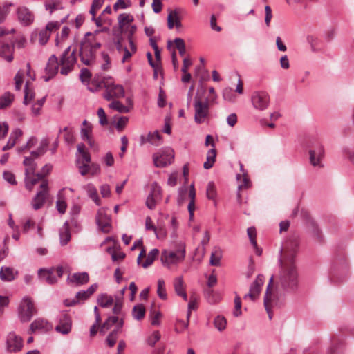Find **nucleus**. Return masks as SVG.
<instances>
[{
    "instance_id": "obj_25",
    "label": "nucleus",
    "mask_w": 354,
    "mask_h": 354,
    "mask_svg": "<svg viewBox=\"0 0 354 354\" xmlns=\"http://www.w3.org/2000/svg\"><path fill=\"white\" fill-rule=\"evenodd\" d=\"M173 286L176 294L181 297L185 301H187V295L186 293V284L182 276L174 278Z\"/></svg>"
},
{
    "instance_id": "obj_61",
    "label": "nucleus",
    "mask_w": 354,
    "mask_h": 354,
    "mask_svg": "<svg viewBox=\"0 0 354 354\" xmlns=\"http://www.w3.org/2000/svg\"><path fill=\"white\" fill-rule=\"evenodd\" d=\"M24 72L21 70L19 71L15 77V89L20 90L24 82Z\"/></svg>"
},
{
    "instance_id": "obj_62",
    "label": "nucleus",
    "mask_w": 354,
    "mask_h": 354,
    "mask_svg": "<svg viewBox=\"0 0 354 354\" xmlns=\"http://www.w3.org/2000/svg\"><path fill=\"white\" fill-rule=\"evenodd\" d=\"M77 167L78 168V171L82 176H86L89 173L88 163L81 162L80 160H78L77 161Z\"/></svg>"
},
{
    "instance_id": "obj_10",
    "label": "nucleus",
    "mask_w": 354,
    "mask_h": 354,
    "mask_svg": "<svg viewBox=\"0 0 354 354\" xmlns=\"http://www.w3.org/2000/svg\"><path fill=\"white\" fill-rule=\"evenodd\" d=\"M277 292L274 288V277L272 276L268 284L265 297H264V306L268 314L270 319L272 317V308L277 303Z\"/></svg>"
},
{
    "instance_id": "obj_2",
    "label": "nucleus",
    "mask_w": 354,
    "mask_h": 354,
    "mask_svg": "<svg viewBox=\"0 0 354 354\" xmlns=\"http://www.w3.org/2000/svg\"><path fill=\"white\" fill-rule=\"evenodd\" d=\"M24 164L26 167L25 169V187L30 192L33 189L35 185L41 184L42 180H47L46 176L52 170V165H46L39 173L35 174L36 167L31 158H25Z\"/></svg>"
},
{
    "instance_id": "obj_49",
    "label": "nucleus",
    "mask_w": 354,
    "mask_h": 354,
    "mask_svg": "<svg viewBox=\"0 0 354 354\" xmlns=\"http://www.w3.org/2000/svg\"><path fill=\"white\" fill-rule=\"evenodd\" d=\"M157 294L158 297L162 299H166L167 297L165 283L164 279H159L157 282Z\"/></svg>"
},
{
    "instance_id": "obj_5",
    "label": "nucleus",
    "mask_w": 354,
    "mask_h": 354,
    "mask_svg": "<svg viewBox=\"0 0 354 354\" xmlns=\"http://www.w3.org/2000/svg\"><path fill=\"white\" fill-rule=\"evenodd\" d=\"M205 88L201 86L196 91L194 97V120L198 124L203 123L209 116V102L207 98L205 97Z\"/></svg>"
},
{
    "instance_id": "obj_57",
    "label": "nucleus",
    "mask_w": 354,
    "mask_h": 354,
    "mask_svg": "<svg viewBox=\"0 0 354 354\" xmlns=\"http://www.w3.org/2000/svg\"><path fill=\"white\" fill-rule=\"evenodd\" d=\"M176 48L178 50L180 56H184L186 53L185 41L181 38H176L174 40Z\"/></svg>"
},
{
    "instance_id": "obj_42",
    "label": "nucleus",
    "mask_w": 354,
    "mask_h": 354,
    "mask_svg": "<svg viewBox=\"0 0 354 354\" xmlns=\"http://www.w3.org/2000/svg\"><path fill=\"white\" fill-rule=\"evenodd\" d=\"M222 257V250L219 248H214L210 257V264L212 266H217L220 263V260Z\"/></svg>"
},
{
    "instance_id": "obj_7",
    "label": "nucleus",
    "mask_w": 354,
    "mask_h": 354,
    "mask_svg": "<svg viewBox=\"0 0 354 354\" xmlns=\"http://www.w3.org/2000/svg\"><path fill=\"white\" fill-rule=\"evenodd\" d=\"M185 257V245H181L176 251H163L161 254V261L162 263L170 267L172 265L178 264L183 261Z\"/></svg>"
},
{
    "instance_id": "obj_64",
    "label": "nucleus",
    "mask_w": 354,
    "mask_h": 354,
    "mask_svg": "<svg viewBox=\"0 0 354 354\" xmlns=\"http://www.w3.org/2000/svg\"><path fill=\"white\" fill-rule=\"evenodd\" d=\"M3 176L5 180L9 183L11 185H17V181L15 180V176L14 174L9 171H6L3 174Z\"/></svg>"
},
{
    "instance_id": "obj_20",
    "label": "nucleus",
    "mask_w": 354,
    "mask_h": 354,
    "mask_svg": "<svg viewBox=\"0 0 354 354\" xmlns=\"http://www.w3.org/2000/svg\"><path fill=\"white\" fill-rule=\"evenodd\" d=\"M71 328L72 320L70 315L66 313L60 315L55 330L62 335H67L71 332Z\"/></svg>"
},
{
    "instance_id": "obj_28",
    "label": "nucleus",
    "mask_w": 354,
    "mask_h": 354,
    "mask_svg": "<svg viewBox=\"0 0 354 354\" xmlns=\"http://www.w3.org/2000/svg\"><path fill=\"white\" fill-rule=\"evenodd\" d=\"M67 188H64L58 193L57 201L56 203V207L60 214H64L66 210L67 204L65 200L64 192Z\"/></svg>"
},
{
    "instance_id": "obj_47",
    "label": "nucleus",
    "mask_w": 354,
    "mask_h": 354,
    "mask_svg": "<svg viewBox=\"0 0 354 354\" xmlns=\"http://www.w3.org/2000/svg\"><path fill=\"white\" fill-rule=\"evenodd\" d=\"M158 254L159 251L158 249L154 248L151 250L147 256L145 261L142 264V267L146 268L151 266L153 263V261L158 257Z\"/></svg>"
},
{
    "instance_id": "obj_9",
    "label": "nucleus",
    "mask_w": 354,
    "mask_h": 354,
    "mask_svg": "<svg viewBox=\"0 0 354 354\" xmlns=\"http://www.w3.org/2000/svg\"><path fill=\"white\" fill-rule=\"evenodd\" d=\"M187 196L189 200L187 206L188 212L189 214V219L192 220L194 218V212L195 210L196 199V190L194 188V185L193 184L190 185L189 190H187V188H183L179 190V195L178 198V203L179 205H182L183 203Z\"/></svg>"
},
{
    "instance_id": "obj_32",
    "label": "nucleus",
    "mask_w": 354,
    "mask_h": 354,
    "mask_svg": "<svg viewBox=\"0 0 354 354\" xmlns=\"http://www.w3.org/2000/svg\"><path fill=\"white\" fill-rule=\"evenodd\" d=\"M89 277L86 272L75 273L71 275L69 280L71 283H75L76 285H82L88 281Z\"/></svg>"
},
{
    "instance_id": "obj_52",
    "label": "nucleus",
    "mask_w": 354,
    "mask_h": 354,
    "mask_svg": "<svg viewBox=\"0 0 354 354\" xmlns=\"http://www.w3.org/2000/svg\"><path fill=\"white\" fill-rule=\"evenodd\" d=\"M90 296L88 295L86 290L81 291L77 293L76 297L75 299H73L71 301H68V300L65 301V304L68 306L75 305L77 301L79 300H85L87 299Z\"/></svg>"
},
{
    "instance_id": "obj_40",
    "label": "nucleus",
    "mask_w": 354,
    "mask_h": 354,
    "mask_svg": "<svg viewBox=\"0 0 354 354\" xmlns=\"http://www.w3.org/2000/svg\"><path fill=\"white\" fill-rule=\"evenodd\" d=\"M120 321L116 316H110L107 318V319L104 322V323L101 326L100 328V332L102 333L104 330H109L113 325H115V328H117L118 323Z\"/></svg>"
},
{
    "instance_id": "obj_22",
    "label": "nucleus",
    "mask_w": 354,
    "mask_h": 354,
    "mask_svg": "<svg viewBox=\"0 0 354 354\" xmlns=\"http://www.w3.org/2000/svg\"><path fill=\"white\" fill-rule=\"evenodd\" d=\"M59 64L55 55H53L48 59L45 68L46 75L44 76L45 81H48L58 72Z\"/></svg>"
},
{
    "instance_id": "obj_63",
    "label": "nucleus",
    "mask_w": 354,
    "mask_h": 354,
    "mask_svg": "<svg viewBox=\"0 0 354 354\" xmlns=\"http://www.w3.org/2000/svg\"><path fill=\"white\" fill-rule=\"evenodd\" d=\"M160 332L158 330L154 331L153 334L148 337L147 342L150 346H153L156 343L160 340Z\"/></svg>"
},
{
    "instance_id": "obj_55",
    "label": "nucleus",
    "mask_w": 354,
    "mask_h": 354,
    "mask_svg": "<svg viewBox=\"0 0 354 354\" xmlns=\"http://www.w3.org/2000/svg\"><path fill=\"white\" fill-rule=\"evenodd\" d=\"M214 325L219 331L223 330L227 325V321L223 316L218 315L214 321Z\"/></svg>"
},
{
    "instance_id": "obj_29",
    "label": "nucleus",
    "mask_w": 354,
    "mask_h": 354,
    "mask_svg": "<svg viewBox=\"0 0 354 354\" xmlns=\"http://www.w3.org/2000/svg\"><path fill=\"white\" fill-rule=\"evenodd\" d=\"M167 26L169 29H172L174 26L179 28L182 26L180 19L176 11H171L167 17Z\"/></svg>"
},
{
    "instance_id": "obj_51",
    "label": "nucleus",
    "mask_w": 354,
    "mask_h": 354,
    "mask_svg": "<svg viewBox=\"0 0 354 354\" xmlns=\"http://www.w3.org/2000/svg\"><path fill=\"white\" fill-rule=\"evenodd\" d=\"M46 9L51 14L54 10L62 8L60 0H46Z\"/></svg>"
},
{
    "instance_id": "obj_41",
    "label": "nucleus",
    "mask_w": 354,
    "mask_h": 354,
    "mask_svg": "<svg viewBox=\"0 0 354 354\" xmlns=\"http://www.w3.org/2000/svg\"><path fill=\"white\" fill-rule=\"evenodd\" d=\"M60 243L62 245H66L71 240V233L68 224H66L59 233Z\"/></svg>"
},
{
    "instance_id": "obj_4",
    "label": "nucleus",
    "mask_w": 354,
    "mask_h": 354,
    "mask_svg": "<svg viewBox=\"0 0 354 354\" xmlns=\"http://www.w3.org/2000/svg\"><path fill=\"white\" fill-rule=\"evenodd\" d=\"M92 84L95 86V90L102 88L106 90L104 97L107 100L120 98L124 95L123 87L120 84H115L111 77L95 78L92 81Z\"/></svg>"
},
{
    "instance_id": "obj_26",
    "label": "nucleus",
    "mask_w": 354,
    "mask_h": 354,
    "mask_svg": "<svg viewBox=\"0 0 354 354\" xmlns=\"http://www.w3.org/2000/svg\"><path fill=\"white\" fill-rule=\"evenodd\" d=\"M19 20L24 25L30 24L34 20L32 12L26 7H20L17 10Z\"/></svg>"
},
{
    "instance_id": "obj_23",
    "label": "nucleus",
    "mask_w": 354,
    "mask_h": 354,
    "mask_svg": "<svg viewBox=\"0 0 354 354\" xmlns=\"http://www.w3.org/2000/svg\"><path fill=\"white\" fill-rule=\"evenodd\" d=\"M324 148L322 145H317L314 149L309 151L310 162L314 167H322L321 162L324 157Z\"/></svg>"
},
{
    "instance_id": "obj_44",
    "label": "nucleus",
    "mask_w": 354,
    "mask_h": 354,
    "mask_svg": "<svg viewBox=\"0 0 354 354\" xmlns=\"http://www.w3.org/2000/svg\"><path fill=\"white\" fill-rule=\"evenodd\" d=\"M133 317L138 319H142L145 315V308L142 304H138L133 307L132 310Z\"/></svg>"
},
{
    "instance_id": "obj_31",
    "label": "nucleus",
    "mask_w": 354,
    "mask_h": 354,
    "mask_svg": "<svg viewBox=\"0 0 354 354\" xmlns=\"http://www.w3.org/2000/svg\"><path fill=\"white\" fill-rule=\"evenodd\" d=\"M91 132L92 126L87 121L84 120L82 124L81 129L82 139L86 141L90 145H91Z\"/></svg>"
},
{
    "instance_id": "obj_50",
    "label": "nucleus",
    "mask_w": 354,
    "mask_h": 354,
    "mask_svg": "<svg viewBox=\"0 0 354 354\" xmlns=\"http://www.w3.org/2000/svg\"><path fill=\"white\" fill-rule=\"evenodd\" d=\"M149 316L151 319V323L153 326L160 325L162 314L159 310H156L155 308L151 309Z\"/></svg>"
},
{
    "instance_id": "obj_30",
    "label": "nucleus",
    "mask_w": 354,
    "mask_h": 354,
    "mask_svg": "<svg viewBox=\"0 0 354 354\" xmlns=\"http://www.w3.org/2000/svg\"><path fill=\"white\" fill-rule=\"evenodd\" d=\"M106 252L111 255L112 261L114 262L121 261L125 257V254L122 252L116 245L107 248Z\"/></svg>"
},
{
    "instance_id": "obj_8",
    "label": "nucleus",
    "mask_w": 354,
    "mask_h": 354,
    "mask_svg": "<svg viewBox=\"0 0 354 354\" xmlns=\"http://www.w3.org/2000/svg\"><path fill=\"white\" fill-rule=\"evenodd\" d=\"M75 51V48L72 49L71 47L69 46L63 53L60 62V73L62 75H66L73 69L77 60Z\"/></svg>"
},
{
    "instance_id": "obj_27",
    "label": "nucleus",
    "mask_w": 354,
    "mask_h": 354,
    "mask_svg": "<svg viewBox=\"0 0 354 354\" xmlns=\"http://www.w3.org/2000/svg\"><path fill=\"white\" fill-rule=\"evenodd\" d=\"M124 321L120 319V321L118 323L117 328H115L107 337L106 343L109 347H113L118 339V334L121 332V329L123 327Z\"/></svg>"
},
{
    "instance_id": "obj_56",
    "label": "nucleus",
    "mask_w": 354,
    "mask_h": 354,
    "mask_svg": "<svg viewBox=\"0 0 354 354\" xmlns=\"http://www.w3.org/2000/svg\"><path fill=\"white\" fill-rule=\"evenodd\" d=\"M149 196L156 198L157 201H160L162 197V190L160 187L157 183H153L151 185V191Z\"/></svg>"
},
{
    "instance_id": "obj_13",
    "label": "nucleus",
    "mask_w": 354,
    "mask_h": 354,
    "mask_svg": "<svg viewBox=\"0 0 354 354\" xmlns=\"http://www.w3.org/2000/svg\"><path fill=\"white\" fill-rule=\"evenodd\" d=\"M48 196V181L42 180L39 184V190L32 201V205L34 209L37 210L43 207Z\"/></svg>"
},
{
    "instance_id": "obj_24",
    "label": "nucleus",
    "mask_w": 354,
    "mask_h": 354,
    "mask_svg": "<svg viewBox=\"0 0 354 354\" xmlns=\"http://www.w3.org/2000/svg\"><path fill=\"white\" fill-rule=\"evenodd\" d=\"M52 326L43 318L35 319L30 326L28 333L32 334L37 330L48 331L52 329Z\"/></svg>"
},
{
    "instance_id": "obj_45",
    "label": "nucleus",
    "mask_w": 354,
    "mask_h": 354,
    "mask_svg": "<svg viewBox=\"0 0 354 354\" xmlns=\"http://www.w3.org/2000/svg\"><path fill=\"white\" fill-rule=\"evenodd\" d=\"M161 140L162 138L158 131L149 133L146 138L147 142H149L151 144L156 146L160 145L161 143Z\"/></svg>"
},
{
    "instance_id": "obj_14",
    "label": "nucleus",
    "mask_w": 354,
    "mask_h": 354,
    "mask_svg": "<svg viewBox=\"0 0 354 354\" xmlns=\"http://www.w3.org/2000/svg\"><path fill=\"white\" fill-rule=\"evenodd\" d=\"M174 158V151L170 148L160 150L153 155L154 165L157 167H164L171 163Z\"/></svg>"
},
{
    "instance_id": "obj_15",
    "label": "nucleus",
    "mask_w": 354,
    "mask_h": 354,
    "mask_svg": "<svg viewBox=\"0 0 354 354\" xmlns=\"http://www.w3.org/2000/svg\"><path fill=\"white\" fill-rule=\"evenodd\" d=\"M63 268L58 267L50 270L41 269L39 271V277L41 281L48 284H54L57 281V277H62L63 274Z\"/></svg>"
},
{
    "instance_id": "obj_18",
    "label": "nucleus",
    "mask_w": 354,
    "mask_h": 354,
    "mask_svg": "<svg viewBox=\"0 0 354 354\" xmlns=\"http://www.w3.org/2000/svg\"><path fill=\"white\" fill-rule=\"evenodd\" d=\"M59 26L60 24L57 21L49 22L44 29L41 30L38 34H35V37H38L39 44L41 45H45L47 43L51 33L58 30Z\"/></svg>"
},
{
    "instance_id": "obj_35",
    "label": "nucleus",
    "mask_w": 354,
    "mask_h": 354,
    "mask_svg": "<svg viewBox=\"0 0 354 354\" xmlns=\"http://www.w3.org/2000/svg\"><path fill=\"white\" fill-rule=\"evenodd\" d=\"M48 144H49V140L48 139H46V138L43 139L41 141L40 145L38 147L37 150L35 151H32L31 153V157L30 158L32 159V160L35 158H37V157H39V156H41V155L45 153V152L46 151L47 147L48 146Z\"/></svg>"
},
{
    "instance_id": "obj_37",
    "label": "nucleus",
    "mask_w": 354,
    "mask_h": 354,
    "mask_svg": "<svg viewBox=\"0 0 354 354\" xmlns=\"http://www.w3.org/2000/svg\"><path fill=\"white\" fill-rule=\"evenodd\" d=\"M133 17L130 14H121L118 17V23L120 29H124L127 26L131 24Z\"/></svg>"
},
{
    "instance_id": "obj_59",
    "label": "nucleus",
    "mask_w": 354,
    "mask_h": 354,
    "mask_svg": "<svg viewBox=\"0 0 354 354\" xmlns=\"http://www.w3.org/2000/svg\"><path fill=\"white\" fill-rule=\"evenodd\" d=\"M206 195L208 199L214 200L216 196V187L212 182H209L207 187Z\"/></svg>"
},
{
    "instance_id": "obj_17",
    "label": "nucleus",
    "mask_w": 354,
    "mask_h": 354,
    "mask_svg": "<svg viewBox=\"0 0 354 354\" xmlns=\"http://www.w3.org/2000/svg\"><path fill=\"white\" fill-rule=\"evenodd\" d=\"M240 165V172L236 175V179L239 182L238 189L240 192L242 189H248L251 187V182L248 176L247 171L244 169L243 165L242 163H239ZM237 201L241 204V198L240 192L237 194Z\"/></svg>"
},
{
    "instance_id": "obj_1",
    "label": "nucleus",
    "mask_w": 354,
    "mask_h": 354,
    "mask_svg": "<svg viewBox=\"0 0 354 354\" xmlns=\"http://www.w3.org/2000/svg\"><path fill=\"white\" fill-rule=\"evenodd\" d=\"M299 246L297 234L289 236L283 243L280 255V267L276 277L278 288L294 290L298 284V272L295 257Z\"/></svg>"
},
{
    "instance_id": "obj_60",
    "label": "nucleus",
    "mask_w": 354,
    "mask_h": 354,
    "mask_svg": "<svg viewBox=\"0 0 354 354\" xmlns=\"http://www.w3.org/2000/svg\"><path fill=\"white\" fill-rule=\"evenodd\" d=\"M104 2V0H93L89 10V13L92 16H95L97 12L101 8Z\"/></svg>"
},
{
    "instance_id": "obj_16",
    "label": "nucleus",
    "mask_w": 354,
    "mask_h": 354,
    "mask_svg": "<svg viewBox=\"0 0 354 354\" xmlns=\"http://www.w3.org/2000/svg\"><path fill=\"white\" fill-rule=\"evenodd\" d=\"M263 275H258L255 281L251 284L249 292L244 295V299H250L251 301H254L259 297L261 290V287L263 285Z\"/></svg>"
},
{
    "instance_id": "obj_54",
    "label": "nucleus",
    "mask_w": 354,
    "mask_h": 354,
    "mask_svg": "<svg viewBox=\"0 0 354 354\" xmlns=\"http://www.w3.org/2000/svg\"><path fill=\"white\" fill-rule=\"evenodd\" d=\"M59 133L63 134V137L66 142L73 143L74 142L73 131L71 128L65 127Z\"/></svg>"
},
{
    "instance_id": "obj_3",
    "label": "nucleus",
    "mask_w": 354,
    "mask_h": 354,
    "mask_svg": "<svg viewBox=\"0 0 354 354\" xmlns=\"http://www.w3.org/2000/svg\"><path fill=\"white\" fill-rule=\"evenodd\" d=\"M101 46L93 34L87 32L82 41L80 49V57L82 63L85 65H91L95 59V53Z\"/></svg>"
},
{
    "instance_id": "obj_6",
    "label": "nucleus",
    "mask_w": 354,
    "mask_h": 354,
    "mask_svg": "<svg viewBox=\"0 0 354 354\" xmlns=\"http://www.w3.org/2000/svg\"><path fill=\"white\" fill-rule=\"evenodd\" d=\"M15 32L14 28L0 27V57L10 62L13 59L14 46L12 37L10 35Z\"/></svg>"
},
{
    "instance_id": "obj_39",
    "label": "nucleus",
    "mask_w": 354,
    "mask_h": 354,
    "mask_svg": "<svg viewBox=\"0 0 354 354\" xmlns=\"http://www.w3.org/2000/svg\"><path fill=\"white\" fill-rule=\"evenodd\" d=\"M0 278L3 281H12L15 279V273L13 269L8 267H2L0 271Z\"/></svg>"
},
{
    "instance_id": "obj_46",
    "label": "nucleus",
    "mask_w": 354,
    "mask_h": 354,
    "mask_svg": "<svg viewBox=\"0 0 354 354\" xmlns=\"http://www.w3.org/2000/svg\"><path fill=\"white\" fill-rule=\"evenodd\" d=\"M14 100V95L8 92L0 97V109L6 108L11 104Z\"/></svg>"
},
{
    "instance_id": "obj_21",
    "label": "nucleus",
    "mask_w": 354,
    "mask_h": 354,
    "mask_svg": "<svg viewBox=\"0 0 354 354\" xmlns=\"http://www.w3.org/2000/svg\"><path fill=\"white\" fill-rule=\"evenodd\" d=\"M7 349L10 352H18L23 347V339L15 333H10L7 337Z\"/></svg>"
},
{
    "instance_id": "obj_36",
    "label": "nucleus",
    "mask_w": 354,
    "mask_h": 354,
    "mask_svg": "<svg viewBox=\"0 0 354 354\" xmlns=\"http://www.w3.org/2000/svg\"><path fill=\"white\" fill-rule=\"evenodd\" d=\"M216 151L214 148L211 149L207 153L206 161L203 164V167L206 169L212 168L215 162Z\"/></svg>"
},
{
    "instance_id": "obj_12",
    "label": "nucleus",
    "mask_w": 354,
    "mask_h": 354,
    "mask_svg": "<svg viewBox=\"0 0 354 354\" xmlns=\"http://www.w3.org/2000/svg\"><path fill=\"white\" fill-rule=\"evenodd\" d=\"M251 102L255 109L264 111L270 105V96L265 91H256L252 93Z\"/></svg>"
},
{
    "instance_id": "obj_34",
    "label": "nucleus",
    "mask_w": 354,
    "mask_h": 354,
    "mask_svg": "<svg viewBox=\"0 0 354 354\" xmlns=\"http://www.w3.org/2000/svg\"><path fill=\"white\" fill-rule=\"evenodd\" d=\"M129 49L124 48L122 50L123 53V57L122 59V62H126L129 60V59L131 57L132 55L134 54L136 52L137 48L136 44H134L133 39L130 37L129 38Z\"/></svg>"
},
{
    "instance_id": "obj_58",
    "label": "nucleus",
    "mask_w": 354,
    "mask_h": 354,
    "mask_svg": "<svg viewBox=\"0 0 354 354\" xmlns=\"http://www.w3.org/2000/svg\"><path fill=\"white\" fill-rule=\"evenodd\" d=\"M45 97L38 100L32 106V113L34 115H39L41 113V108L44 104Z\"/></svg>"
},
{
    "instance_id": "obj_38",
    "label": "nucleus",
    "mask_w": 354,
    "mask_h": 354,
    "mask_svg": "<svg viewBox=\"0 0 354 354\" xmlns=\"http://www.w3.org/2000/svg\"><path fill=\"white\" fill-rule=\"evenodd\" d=\"M35 97V92L31 88V83L29 80H26V86H25V94H24V103L25 104H28L30 102L33 98Z\"/></svg>"
},
{
    "instance_id": "obj_53",
    "label": "nucleus",
    "mask_w": 354,
    "mask_h": 354,
    "mask_svg": "<svg viewBox=\"0 0 354 354\" xmlns=\"http://www.w3.org/2000/svg\"><path fill=\"white\" fill-rule=\"evenodd\" d=\"M198 308V298L195 294H192L190 296V300L188 304V311L187 314V317L189 319L191 316V311L192 310H196Z\"/></svg>"
},
{
    "instance_id": "obj_19",
    "label": "nucleus",
    "mask_w": 354,
    "mask_h": 354,
    "mask_svg": "<svg viewBox=\"0 0 354 354\" xmlns=\"http://www.w3.org/2000/svg\"><path fill=\"white\" fill-rule=\"evenodd\" d=\"M96 221L100 229L103 232L107 233L110 231L111 227V217L106 214V209L104 208H100L97 211Z\"/></svg>"
},
{
    "instance_id": "obj_11",
    "label": "nucleus",
    "mask_w": 354,
    "mask_h": 354,
    "mask_svg": "<svg viewBox=\"0 0 354 354\" xmlns=\"http://www.w3.org/2000/svg\"><path fill=\"white\" fill-rule=\"evenodd\" d=\"M37 310L33 301L28 297H25L19 308V317L22 322L30 321L32 317L36 314Z\"/></svg>"
},
{
    "instance_id": "obj_33",
    "label": "nucleus",
    "mask_w": 354,
    "mask_h": 354,
    "mask_svg": "<svg viewBox=\"0 0 354 354\" xmlns=\"http://www.w3.org/2000/svg\"><path fill=\"white\" fill-rule=\"evenodd\" d=\"M84 188L86 191L88 196L94 201V203L97 205H100L101 201L98 196L97 191L95 187L93 184L88 183L85 185Z\"/></svg>"
},
{
    "instance_id": "obj_43",
    "label": "nucleus",
    "mask_w": 354,
    "mask_h": 354,
    "mask_svg": "<svg viewBox=\"0 0 354 354\" xmlns=\"http://www.w3.org/2000/svg\"><path fill=\"white\" fill-rule=\"evenodd\" d=\"M98 304L102 308H107L113 304V299L111 296L106 294H102L97 298Z\"/></svg>"
},
{
    "instance_id": "obj_48",
    "label": "nucleus",
    "mask_w": 354,
    "mask_h": 354,
    "mask_svg": "<svg viewBox=\"0 0 354 354\" xmlns=\"http://www.w3.org/2000/svg\"><path fill=\"white\" fill-rule=\"evenodd\" d=\"M109 107L118 111L119 113H128L131 110V107L123 105L118 100L113 101L109 104Z\"/></svg>"
}]
</instances>
